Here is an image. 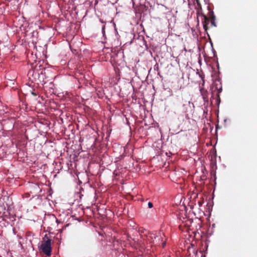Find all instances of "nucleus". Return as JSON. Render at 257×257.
Listing matches in <instances>:
<instances>
[{"instance_id":"obj_1","label":"nucleus","mask_w":257,"mask_h":257,"mask_svg":"<svg viewBox=\"0 0 257 257\" xmlns=\"http://www.w3.org/2000/svg\"><path fill=\"white\" fill-rule=\"evenodd\" d=\"M51 242L52 240L49 238L47 235H45L43 238V241L41 242V244L39 246V250L48 256L51 255Z\"/></svg>"},{"instance_id":"obj_2","label":"nucleus","mask_w":257,"mask_h":257,"mask_svg":"<svg viewBox=\"0 0 257 257\" xmlns=\"http://www.w3.org/2000/svg\"><path fill=\"white\" fill-rule=\"evenodd\" d=\"M39 75V73L36 72L35 70L32 69H30L28 72V76L29 78L32 79V81H35Z\"/></svg>"},{"instance_id":"obj_3","label":"nucleus","mask_w":257,"mask_h":257,"mask_svg":"<svg viewBox=\"0 0 257 257\" xmlns=\"http://www.w3.org/2000/svg\"><path fill=\"white\" fill-rule=\"evenodd\" d=\"M200 92L205 101H208V93L207 91L203 88H200Z\"/></svg>"},{"instance_id":"obj_4","label":"nucleus","mask_w":257,"mask_h":257,"mask_svg":"<svg viewBox=\"0 0 257 257\" xmlns=\"http://www.w3.org/2000/svg\"><path fill=\"white\" fill-rule=\"evenodd\" d=\"M209 24V20L206 16L203 17L202 24L204 29L206 31L208 29V25Z\"/></svg>"},{"instance_id":"obj_5","label":"nucleus","mask_w":257,"mask_h":257,"mask_svg":"<svg viewBox=\"0 0 257 257\" xmlns=\"http://www.w3.org/2000/svg\"><path fill=\"white\" fill-rule=\"evenodd\" d=\"M157 236L156 234L153 233H151L149 234L148 236H147V239L150 241V242H152L156 238Z\"/></svg>"},{"instance_id":"obj_6","label":"nucleus","mask_w":257,"mask_h":257,"mask_svg":"<svg viewBox=\"0 0 257 257\" xmlns=\"http://www.w3.org/2000/svg\"><path fill=\"white\" fill-rule=\"evenodd\" d=\"M211 24L212 26L214 27H216V25L215 22V16L214 15H212L211 20Z\"/></svg>"},{"instance_id":"obj_7","label":"nucleus","mask_w":257,"mask_h":257,"mask_svg":"<svg viewBox=\"0 0 257 257\" xmlns=\"http://www.w3.org/2000/svg\"><path fill=\"white\" fill-rule=\"evenodd\" d=\"M154 69L158 72V74L160 75L159 66L158 64H156L154 66Z\"/></svg>"},{"instance_id":"obj_8","label":"nucleus","mask_w":257,"mask_h":257,"mask_svg":"<svg viewBox=\"0 0 257 257\" xmlns=\"http://www.w3.org/2000/svg\"><path fill=\"white\" fill-rule=\"evenodd\" d=\"M101 130H97V131H96V133L97 134V135L98 136H99V133H100L101 134H102V136L101 137V138L102 139L103 138V136H104V134L102 133V132H101Z\"/></svg>"},{"instance_id":"obj_9","label":"nucleus","mask_w":257,"mask_h":257,"mask_svg":"<svg viewBox=\"0 0 257 257\" xmlns=\"http://www.w3.org/2000/svg\"><path fill=\"white\" fill-rule=\"evenodd\" d=\"M148 207H149V208H152V207H153V203H152V202H149L148 203Z\"/></svg>"},{"instance_id":"obj_10","label":"nucleus","mask_w":257,"mask_h":257,"mask_svg":"<svg viewBox=\"0 0 257 257\" xmlns=\"http://www.w3.org/2000/svg\"><path fill=\"white\" fill-rule=\"evenodd\" d=\"M200 77H201V79L203 81V83L204 82V75L203 76V75H201L200 74Z\"/></svg>"},{"instance_id":"obj_11","label":"nucleus","mask_w":257,"mask_h":257,"mask_svg":"<svg viewBox=\"0 0 257 257\" xmlns=\"http://www.w3.org/2000/svg\"><path fill=\"white\" fill-rule=\"evenodd\" d=\"M104 30H105V26H103L102 28V33L103 34L104 33Z\"/></svg>"},{"instance_id":"obj_12","label":"nucleus","mask_w":257,"mask_h":257,"mask_svg":"<svg viewBox=\"0 0 257 257\" xmlns=\"http://www.w3.org/2000/svg\"><path fill=\"white\" fill-rule=\"evenodd\" d=\"M217 102H218V103L220 102V98H219V95L218 94V97H217Z\"/></svg>"},{"instance_id":"obj_13","label":"nucleus","mask_w":257,"mask_h":257,"mask_svg":"<svg viewBox=\"0 0 257 257\" xmlns=\"http://www.w3.org/2000/svg\"><path fill=\"white\" fill-rule=\"evenodd\" d=\"M222 90V88L220 87L219 90V93H220L221 92V90Z\"/></svg>"},{"instance_id":"obj_14","label":"nucleus","mask_w":257,"mask_h":257,"mask_svg":"<svg viewBox=\"0 0 257 257\" xmlns=\"http://www.w3.org/2000/svg\"><path fill=\"white\" fill-rule=\"evenodd\" d=\"M217 129H215V134H217Z\"/></svg>"},{"instance_id":"obj_15","label":"nucleus","mask_w":257,"mask_h":257,"mask_svg":"<svg viewBox=\"0 0 257 257\" xmlns=\"http://www.w3.org/2000/svg\"><path fill=\"white\" fill-rule=\"evenodd\" d=\"M165 244H166V243H165V242H164V243H163V247H164V246H165Z\"/></svg>"},{"instance_id":"obj_16","label":"nucleus","mask_w":257,"mask_h":257,"mask_svg":"<svg viewBox=\"0 0 257 257\" xmlns=\"http://www.w3.org/2000/svg\"><path fill=\"white\" fill-rule=\"evenodd\" d=\"M100 22H101V23H103V22L102 21H101V20H100Z\"/></svg>"}]
</instances>
